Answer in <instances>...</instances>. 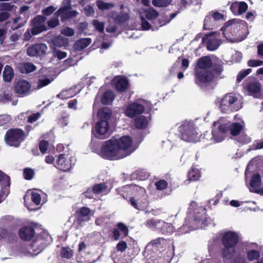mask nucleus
<instances>
[{
    "label": "nucleus",
    "mask_w": 263,
    "mask_h": 263,
    "mask_svg": "<svg viewBox=\"0 0 263 263\" xmlns=\"http://www.w3.org/2000/svg\"><path fill=\"white\" fill-rule=\"evenodd\" d=\"M132 140L129 136H125L119 139H110L105 142L100 155L105 159L117 160L123 158L133 152Z\"/></svg>",
    "instance_id": "nucleus-1"
},
{
    "label": "nucleus",
    "mask_w": 263,
    "mask_h": 263,
    "mask_svg": "<svg viewBox=\"0 0 263 263\" xmlns=\"http://www.w3.org/2000/svg\"><path fill=\"white\" fill-rule=\"evenodd\" d=\"M212 64L211 59L209 57H204L199 59L195 73L197 84L202 86L213 81L214 74L209 69Z\"/></svg>",
    "instance_id": "nucleus-2"
},
{
    "label": "nucleus",
    "mask_w": 263,
    "mask_h": 263,
    "mask_svg": "<svg viewBox=\"0 0 263 263\" xmlns=\"http://www.w3.org/2000/svg\"><path fill=\"white\" fill-rule=\"evenodd\" d=\"M246 22L238 19L229 21L226 23L225 26L221 28L224 35L226 32H231L232 36L229 35L226 37L233 42H240L244 40L246 35H242L240 33L242 30H246Z\"/></svg>",
    "instance_id": "nucleus-3"
},
{
    "label": "nucleus",
    "mask_w": 263,
    "mask_h": 263,
    "mask_svg": "<svg viewBox=\"0 0 263 263\" xmlns=\"http://www.w3.org/2000/svg\"><path fill=\"white\" fill-rule=\"evenodd\" d=\"M216 104L223 112L237 111L241 108V103L237 97L233 93H228L223 98L218 99Z\"/></svg>",
    "instance_id": "nucleus-4"
},
{
    "label": "nucleus",
    "mask_w": 263,
    "mask_h": 263,
    "mask_svg": "<svg viewBox=\"0 0 263 263\" xmlns=\"http://www.w3.org/2000/svg\"><path fill=\"white\" fill-rule=\"evenodd\" d=\"M181 139L187 142L198 141V133H197L194 123L191 121H184L178 127Z\"/></svg>",
    "instance_id": "nucleus-5"
},
{
    "label": "nucleus",
    "mask_w": 263,
    "mask_h": 263,
    "mask_svg": "<svg viewBox=\"0 0 263 263\" xmlns=\"http://www.w3.org/2000/svg\"><path fill=\"white\" fill-rule=\"evenodd\" d=\"M130 188L133 191L138 193L139 197L130 198L129 201L131 205L136 209L143 210L148 204V195L144 188L136 185H130Z\"/></svg>",
    "instance_id": "nucleus-6"
},
{
    "label": "nucleus",
    "mask_w": 263,
    "mask_h": 263,
    "mask_svg": "<svg viewBox=\"0 0 263 263\" xmlns=\"http://www.w3.org/2000/svg\"><path fill=\"white\" fill-rule=\"evenodd\" d=\"M238 235L232 231L226 232L222 237V241L225 248L222 251L224 257L230 258L234 252V247L238 242Z\"/></svg>",
    "instance_id": "nucleus-7"
},
{
    "label": "nucleus",
    "mask_w": 263,
    "mask_h": 263,
    "mask_svg": "<svg viewBox=\"0 0 263 263\" xmlns=\"http://www.w3.org/2000/svg\"><path fill=\"white\" fill-rule=\"evenodd\" d=\"M213 126V136L211 139L213 142H220L223 140L225 137V134L229 132V129H227V125L223 124V121L220 120L214 122Z\"/></svg>",
    "instance_id": "nucleus-8"
},
{
    "label": "nucleus",
    "mask_w": 263,
    "mask_h": 263,
    "mask_svg": "<svg viewBox=\"0 0 263 263\" xmlns=\"http://www.w3.org/2000/svg\"><path fill=\"white\" fill-rule=\"evenodd\" d=\"M25 134L20 129H11L8 130L5 136L6 143L10 146H18L24 140Z\"/></svg>",
    "instance_id": "nucleus-9"
},
{
    "label": "nucleus",
    "mask_w": 263,
    "mask_h": 263,
    "mask_svg": "<svg viewBox=\"0 0 263 263\" xmlns=\"http://www.w3.org/2000/svg\"><path fill=\"white\" fill-rule=\"evenodd\" d=\"M109 127V123L107 120L98 121L95 126L94 135L98 138H104L107 135Z\"/></svg>",
    "instance_id": "nucleus-10"
},
{
    "label": "nucleus",
    "mask_w": 263,
    "mask_h": 263,
    "mask_svg": "<svg viewBox=\"0 0 263 263\" xmlns=\"http://www.w3.org/2000/svg\"><path fill=\"white\" fill-rule=\"evenodd\" d=\"M45 21L46 18L41 15L36 16L32 20V28L31 32L33 35H36L47 29Z\"/></svg>",
    "instance_id": "nucleus-11"
},
{
    "label": "nucleus",
    "mask_w": 263,
    "mask_h": 263,
    "mask_svg": "<svg viewBox=\"0 0 263 263\" xmlns=\"http://www.w3.org/2000/svg\"><path fill=\"white\" fill-rule=\"evenodd\" d=\"M78 12L76 10H72L70 4L67 2L66 5L62 6L56 12L57 16H60L62 20H65L73 17L77 15Z\"/></svg>",
    "instance_id": "nucleus-12"
},
{
    "label": "nucleus",
    "mask_w": 263,
    "mask_h": 263,
    "mask_svg": "<svg viewBox=\"0 0 263 263\" xmlns=\"http://www.w3.org/2000/svg\"><path fill=\"white\" fill-rule=\"evenodd\" d=\"M47 47L46 44L39 43L28 48L27 54L30 57H40L46 53Z\"/></svg>",
    "instance_id": "nucleus-13"
},
{
    "label": "nucleus",
    "mask_w": 263,
    "mask_h": 263,
    "mask_svg": "<svg viewBox=\"0 0 263 263\" xmlns=\"http://www.w3.org/2000/svg\"><path fill=\"white\" fill-rule=\"evenodd\" d=\"M144 110L143 105L138 103L130 104L126 108L125 114L127 117L133 118L137 115L142 114Z\"/></svg>",
    "instance_id": "nucleus-14"
},
{
    "label": "nucleus",
    "mask_w": 263,
    "mask_h": 263,
    "mask_svg": "<svg viewBox=\"0 0 263 263\" xmlns=\"http://www.w3.org/2000/svg\"><path fill=\"white\" fill-rule=\"evenodd\" d=\"M84 86V84H78L74 87H71L68 89L63 90L57 95V97L62 99H66L71 98L79 92L82 88Z\"/></svg>",
    "instance_id": "nucleus-15"
},
{
    "label": "nucleus",
    "mask_w": 263,
    "mask_h": 263,
    "mask_svg": "<svg viewBox=\"0 0 263 263\" xmlns=\"http://www.w3.org/2000/svg\"><path fill=\"white\" fill-rule=\"evenodd\" d=\"M45 246L46 245L43 242L42 239L39 238L37 240L33 241L28 247V255L31 256L37 255L43 250Z\"/></svg>",
    "instance_id": "nucleus-16"
},
{
    "label": "nucleus",
    "mask_w": 263,
    "mask_h": 263,
    "mask_svg": "<svg viewBox=\"0 0 263 263\" xmlns=\"http://www.w3.org/2000/svg\"><path fill=\"white\" fill-rule=\"evenodd\" d=\"M215 33L210 34L205 36L203 40L206 42L207 48L209 50H215L220 44V40L215 35Z\"/></svg>",
    "instance_id": "nucleus-17"
},
{
    "label": "nucleus",
    "mask_w": 263,
    "mask_h": 263,
    "mask_svg": "<svg viewBox=\"0 0 263 263\" xmlns=\"http://www.w3.org/2000/svg\"><path fill=\"white\" fill-rule=\"evenodd\" d=\"M206 210L203 208H200L199 211L196 212L195 215V221L197 224V228H202L207 225V219L206 218Z\"/></svg>",
    "instance_id": "nucleus-18"
},
{
    "label": "nucleus",
    "mask_w": 263,
    "mask_h": 263,
    "mask_svg": "<svg viewBox=\"0 0 263 263\" xmlns=\"http://www.w3.org/2000/svg\"><path fill=\"white\" fill-rule=\"evenodd\" d=\"M248 8L247 4L244 2H234L231 4L230 9L234 15H237L245 13Z\"/></svg>",
    "instance_id": "nucleus-19"
},
{
    "label": "nucleus",
    "mask_w": 263,
    "mask_h": 263,
    "mask_svg": "<svg viewBox=\"0 0 263 263\" xmlns=\"http://www.w3.org/2000/svg\"><path fill=\"white\" fill-rule=\"evenodd\" d=\"M55 166L60 170L66 172L71 168V164L69 160L65 157V154H61L57 160Z\"/></svg>",
    "instance_id": "nucleus-20"
},
{
    "label": "nucleus",
    "mask_w": 263,
    "mask_h": 263,
    "mask_svg": "<svg viewBox=\"0 0 263 263\" xmlns=\"http://www.w3.org/2000/svg\"><path fill=\"white\" fill-rule=\"evenodd\" d=\"M30 87V84L27 81L21 80L16 83L15 89L17 93L20 96H23L27 95L29 93Z\"/></svg>",
    "instance_id": "nucleus-21"
},
{
    "label": "nucleus",
    "mask_w": 263,
    "mask_h": 263,
    "mask_svg": "<svg viewBox=\"0 0 263 263\" xmlns=\"http://www.w3.org/2000/svg\"><path fill=\"white\" fill-rule=\"evenodd\" d=\"M223 124L227 125V129H229V132H230L231 135L234 136L238 135L245 125V123L243 121H241L240 123H225L223 122Z\"/></svg>",
    "instance_id": "nucleus-22"
},
{
    "label": "nucleus",
    "mask_w": 263,
    "mask_h": 263,
    "mask_svg": "<svg viewBox=\"0 0 263 263\" xmlns=\"http://www.w3.org/2000/svg\"><path fill=\"white\" fill-rule=\"evenodd\" d=\"M112 82L115 84L117 90L120 91L125 90L128 84L127 79L121 76L116 77L113 79Z\"/></svg>",
    "instance_id": "nucleus-23"
},
{
    "label": "nucleus",
    "mask_w": 263,
    "mask_h": 263,
    "mask_svg": "<svg viewBox=\"0 0 263 263\" xmlns=\"http://www.w3.org/2000/svg\"><path fill=\"white\" fill-rule=\"evenodd\" d=\"M54 79V77L51 74H45L40 76L37 82L36 88L41 89L51 83Z\"/></svg>",
    "instance_id": "nucleus-24"
},
{
    "label": "nucleus",
    "mask_w": 263,
    "mask_h": 263,
    "mask_svg": "<svg viewBox=\"0 0 263 263\" xmlns=\"http://www.w3.org/2000/svg\"><path fill=\"white\" fill-rule=\"evenodd\" d=\"M34 231L32 228L30 227H26L19 231L20 237L26 240H30L34 235Z\"/></svg>",
    "instance_id": "nucleus-25"
},
{
    "label": "nucleus",
    "mask_w": 263,
    "mask_h": 263,
    "mask_svg": "<svg viewBox=\"0 0 263 263\" xmlns=\"http://www.w3.org/2000/svg\"><path fill=\"white\" fill-rule=\"evenodd\" d=\"M261 181L260 175L258 174H254L250 182V191L258 193L257 187L261 185Z\"/></svg>",
    "instance_id": "nucleus-26"
},
{
    "label": "nucleus",
    "mask_w": 263,
    "mask_h": 263,
    "mask_svg": "<svg viewBox=\"0 0 263 263\" xmlns=\"http://www.w3.org/2000/svg\"><path fill=\"white\" fill-rule=\"evenodd\" d=\"M248 90L252 95L258 97L260 96V85L258 82L251 83L248 85Z\"/></svg>",
    "instance_id": "nucleus-27"
},
{
    "label": "nucleus",
    "mask_w": 263,
    "mask_h": 263,
    "mask_svg": "<svg viewBox=\"0 0 263 263\" xmlns=\"http://www.w3.org/2000/svg\"><path fill=\"white\" fill-rule=\"evenodd\" d=\"M91 43L89 38L82 39L78 40L74 45V48L78 51H81L87 47Z\"/></svg>",
    "instance_id": "nucleus-28"
},
{
    "label": "nucleus",
    "mask_w": 263,
    "mask_h": 263,
    "mask_svg": "<svg viewBox=\"0 0 263 263\" xmlns=\"http://www.w3.org/2000/svg\"><path fill=\"white\" fill-rule=\"evenodd\" d=\"M111 115V110L108 107H103L100 108L98 112V117L99 120H105L108 121Z\"/></svg>",
    "instance_id": "nucleus-29"
},
{
    "label": "nucleus",
    "mask_w": 263,
    "mask_h": 263,
    "mask_svg": "<svg viewBox=\"0 0 263 263\" xmlns=\"http://www.w3.org/2000/svg\"><path fill=\"white\" fill-rule=\"evenodd\" d=\"M18 68L22 73H28L36 69V67L30 63H21L19 65Z\"/></svg>",
    "instance_id": "nucleus-30"
},
{
    "label": "nucleus",
    "mask_w": 263,
    "mask_h": 263,
    "mask_svg": "<svg viewBox=\"0 0 263 263\" xmlns=\"http://www.w3.org/2000/svg\"><path fill=\"white\" fill-rule=\"evenodd\" d=\"M114 98V93L111 90H107L105 91L103 95L101 98V101L103 104L108 105L113 101Z\"/></svg>",
    "instance_id": "nucleus-31"
},
{
    "label": "nucleus",
    "mask_w": 263,
    "mask_h": 263,
    "mask_svg": "<svg viewBox=\"0 0 263 263\" xmlns=\"http://www.w3.org/2000/svg\"><path fill=\"white\" fill-rule=\"evenodd\" d=\"M158 12L153 8L146 9L140 13V15H143L144 17L149 20L155 19L158 16Z\"/></svg>",
    "instance_id": "nucleus-32"
},
{
    "label": "nucleus",
    "mask_w": 263,
    "mask_h": 263,
    "mask_svg": "<svg viewBox=\"0 0 263 263\" xmlns=\"http://www.w3.org/2000/svg\"><path fill=\"white\" fill-rule=\"evenodd\" d=\"M14 77V71L12 67L6 65L3 71V78L5 81L10 82Z\"/></svg>",
    "instance_id": "nucleus-33"
},
{
    "label": "nucleus",
    "mask_w": 263,
    "mask_h": 263,
    "mask_svg": "<svg viewBox=\"0 0 263 263\" xmlns=\"http://www.w3.org/2000/svg\"><path fill=\"white\" fill-rule=\"evenodd\" d=\"M148 123V120L143 116H141L135 120V125L138 128H145Z\"/></svg>",
    "instance_id": "nucleus-34"
},
{
    "label": "nucleus",
    "mask_w": 263,
    "mask_h": 263,
    "mask_svg": "<svg viewBox=\"0 0 263 263\" xmlns=\"http://www.w3.org/2000/svg\"><path fill=\"white\" fill-rule=\"evenodd\" d=\"M201 177L199 170L196 168H192L188 173L189 181H196L198 180Z\"/></svg>",
    "instance_id": "nucleus-35"
},
{
    "label": "nucleus",
    "mask_w": 263,
    "mask_h": 263,
    "mask_svg": "<svg viewBox=\"0 0 263 263\" xmlns=\"http://www.w3.org/2000/svg\"><path fill=\"white\" fill-rule=\"evenodd\" d=\"M93 192L95 194H106L108 192L107 186L104 183L96 184L93 186Z\"/></svg>",
    "instance_id": "nucleus-36"
},
{
    "label": "nucleus",
    "mask_w": 263,
    "mask_h": 263,
    "mask_svg": "<svg viewBox=\"0 0 263 263\" xmlns=\"http://www.w3.org/2000/svg\"><path fill=\"white\" fill-rule=\"evenodd\" d=\"M96 4L98 8L101 10H109L114 7V4L112 3H105L102 1H98Z\"/></svg>",
    "instance_id": "nucleus-37"
},
{
    "label": "nucleus",
    "mask_w": 263,
    "mask_h": 263,
    "mask_svg": "<svg viewBox=\"0 0 263 263\" xmlns=\"http://www.w3.org/2000/svg\"><path fill=\"white\" fill-rule=\"evenodd\" d=\"M53 43L55 46H64L67 43V39L61 36L55 37L53 39Z\"/></svg>",
    "instance_id": "nucleus-38"
},
{
    "label": "nucleus",
    "mask_w": 263,
    "mask_h": 263,
    "mask_svg": "<svg viewBox=\"0 0 263 263\" xmlns=\"http://www.w3.org/2000/svg\"><path fill=\"white\" fill-rule=\"evenodd\" d=\"M213 18L211 15H207L204 19L203 24V29L204 30H210L212 28L214 24Z\"/></svg>",
    "instance_id": "nucleus-39"
},
{
    "label": "nucleus",
    "mask_w": 263,
    "mask_h": 263,
    "mask_svg": "<svg viewBox=\"0 0 263 263\" xmlns=\"http://www.w3.org/2000/svg\"><path fill=\"white\" fill-rule=\"evenodd\" d=\"M128 19V16L127 13H120L115 18V22L118 24H122L126 22Z\"/></svg>",
    "instance_id": "nucleus-40"
},
{
    "label": "nucleus",
    "mask_w": 263,
    "mask_h": 263,
    "mask_svg": "<svg viewBox=\"0 0 263 263\" xmlns=\"http://www.w3.org/2000/svg\"><path fill=\"white\" fill-rule=\"evenodd\" d=\"M171 0H153L152 4L155 7H163L168 6Z\"/></svg>",
    "instance_id": "nucleus-41"
},
{
    "label": "nucleus",
    "mask_w": 263,
    "mask_h": 263,
    "mask_svg": "<svg viewBox=\"0 0 263 263\" xmlns=\"http://www.w3.org/2000/svg\"><path fill=\"white\" fill-rule=\"evenodd\" d=\"M31 198L32 201L36 205H39L41 203V198L40 194L36 191H32L31 194Z\"/></svg>",
    "instance_id": "nucleus-42"
},
{
    "label": "nucleus",
    "mask_w": 263,
    "mask_h": 263,
    "mask_svg": "<svg viewBox=\"0 0 263 263\" xmlns=\"http://www.w3.org/2000/svg\"><path fill=\"white\" fill-rule=\"evenodd\" d=\"M90 210L89 208L86 207H83L80 209V216L84 218V220H88L89 219Z\"/></svg>",
    "instance_id": "nucleus-43"
},
{
    "label": "nucleus",
    "mask_w": 263,
    "mask_h": 263,
    "mask_svg": "<svg viewBox=\"0 0 263 263\" xmlns=\"http://www.w3.org/2000/svg\"><path fill=\"white\" fill-rule=\"evenodd\" d=\"M247 255L248 259L252 261L257 259L259 257L260 253L257 250H251L248 252Z\"/></svg>",
    "instance_id": "nucleus-44"
},
{
    "label": "nucleus",
    "mask_w": 263,
    "mask_h": 263,
    "mask_svg": "<svg viewBox=\"0 0 263 263\" xmlns=\"http://www.w3.org/2000/svg\"><path fill=\"white\" fill-rule=\"evenodd\" d=\"M61 254L63 257L70 258L73 255V252L69 248H63L61 250Z\"/></svg>",
    "instance_id": "nucleus-45"
},
{
    "label": "nucleus",
    "mask_w": 263,
    "mask_h": 263,
    "mask_svg": "<svg viewBox=\"0 0 263 263\" xmlns=\"http://www.w3.org/2000/svg\"><path fill=\"white\" fill-rule=\"evenodd\" d=\"M61 32L65 36H72L74 35L75 31L72 28L69 27H65L61 29Z\"/></svg>",
    "instance_id": "nucleus-46"
},
{
    "label": "nucleus",
    "mask_w": 263,
    "mask_h": 263,
    "mask_svg": "<svg viewBox=\"0 0 263 263\" xmlns=\"http://www.w3.org/2000/svg\"><path fill=\"white\" fill-rule=\"evenodd\" d=\"M251 71V69L250 68L240 71L237 77V81L240 82L245 77L249 74Z\"/></svg>",
    "instance_id": "nucleus-47"
},
{
    "label": "nucleus",
    "mask_w": 263,
    "mask_h": 263,
    "mask_svg": "<svg viewBox=\"0 0 263 263\" xmlns=\"http://www.w3.org/2000/svg\"><path fill=\"white\" fill-rule=\"evenodd\" d=\"M163 225L161 229L162 233H171L173 231V226L171 223L165 222V224Z\"/></svg>",
    "instance_id": "nucleus-48"
},
{
    "label": "nucleus",
    "mask_w": 263,
    "mask_h": 263,
    "mask_svg": "<svg viewBox=\"0 0 263 263\" xmlns=\"http://www.w3.org/2000/svg\"><path fill=\"white\" fill-rule=\"evenodd\" d=\"M92 24L97 30L102 32H103L104 28V23L99 22L97 20H94L92 21Z\"/></svg>",
    "instance_id": "nucleus-49"
},
{
    "label": "nucleus",
    "mask_w": 263,
    "mask_h": 263,
    "mask_svg": "<svg viewBox=\"0 0 263 263\" xmlns=\"http://www.w3.org/2000/svg\"><path fill=\"white\" fill-rule=\"evenodd\" d=\"M119 231L123 234V236H127L128 234V230L127 227L122 223H119L118 224Z\"/></svg>",
    "instance_id": "nucleus-50"
},
{
    "label": "nucleus",
    "mask_w": 263,
    "mask_h": 263,
    "mask_svg": "<svg viewBox=\"0 0 263 263\" xmlns=\"http://www.w3.org/2000/svg\"><path fill=\"white\" fill-rule=\"evenodd\" d=\"M157 189L159 190H163L167 186V182L164 180H160L155 183Z\"/></svg>",
    "instance_id": "nucleus-51"
},
{
    "label": "nucleus",
    "mask_w": 263,
    "mask_h": 263,
    "mask_svg": "<svg viewBox=\"0 0 263 263\" xmlns=\"http://www.w3.org/2000/svg\"><path fill=\"white\" fill-rule=\"evenodd\" d=\"M34 175L33 170L31 168H25L24 171V178L27 180H30L32 178Z\"/></svg>",
    "instance_id": "nucleus-52"
},
{
    "label": "nucleus",
    "mask_w": 263,
    "mask_h": 263,
    "mask_svg": "<svg viewBox=\"0 0 263 263\" xmlns=\"http://www.w3.org/2000/svg\"><path fill=\"white\" fill-rule=\"evenodd\" d=\"M59 21L58 18V16L52 17L49 21L48 22V27L50 28L55 27L59 25Z\"/></svg>",
    "instance_id": "nucleus-53"
},
{
    "label": "nucleus",
    "mask_w": 263,
    "mask_h": 263,
    "mask_svg": "<svg viewBox=\"0 0 263 263\" xmlns=\"http://www.w3.org/2000/svg\"><path fill=\"white\" fill-rule=\"evenodd\" d=\"M248 65L250 67H257L263 65V61L259 60H250L248 62Z\"/></svg>",
    "instance_id": "nucleus-54"
},
{
    "label": "nucleus",
    "mask_w": 263,
    "mask_h": 263,
    "mask_svg": "<svg viewBox=\"0 0 263 263\" xmlns=\"http://www.w3.org/2000/svg\"><path fill=\"white\" fill-rule=\"evenodd\" d=\"M127 243L124 241H121L118 243L116 246L117 251L123 252L127 249Z\"/></svg>",
    "instance_id": "nucleus-55"
},
{
    "label": "nucleus",
    "mask_w": 263,
    "mask_h": 263,
    "mask_svg": "<svg viewBox=\"0 0 263 263\" xmlns=\"http://www.w3.org/2000/svg\"><path fill=\"white\" fill-rule=\"evenodd\" d=\"M141 19V26L144 30H148L151 28V25L144 18L143 15H140Z\"/></svg>",
    "instance_id": "nucleus-56"
},
{
    "label": "nucleus",
    "mask_w": 263,
    "mask_h": 263,
    "mask_svg": "<svg viewBox=\"0 0 263 263\" xmlns=\"http://www.w3.org/2000/svg\"><path fill=\"white\" fill-rule=\"evenodd\" d=\"M0 181L5 182V184L8 186L9 185L10 178L8 176L5 174L2 171L0 170Z\"/></svg>",
    "instance_id": "nucleus-57"
},
{
    "label": "nucleus",
    "mask_w": 263,
    "mask_h": 263,
    "mask_svg": "<svg viewBox=\"0 0 263 263\" xmlns=\"http://www.w3.org/2000/svg\"><path fill=\"white\" fill-rule=\"evenodd\" d=\"M48 145L49 143L46 141H42L40 142L39 147L41 152L43 154H44L46 152Z\"/></svg>",
    "instance_id": "nucleus-58"
},
{
    "label": "nucleus",
    "mask_w": 263,
    "mask_h": 263,
    "mask_svg": "<svg viewBox=\"0 0 263 263\" xmlns=\"http://www.w3.org/2000/svg\"><path fill=\"white\" fill-rule=\"evenodd\" d=\"M20 20H21V17H17L15 18H14L13 20V21L14 23L16 25L12 26L11 27V29H13V30H16V29H17L22 27L24 25V24L23 23H18Z\"/></svg>",
    "instance_id": "nucleus-59"
},
{
    "label": "nucleus",
    "mask_w": 263,
    "mask_h": 263,
    "mask_svg": "<svg viewBox=\"0 0 263 263\" xmlns=\"http://www.w3.org/2000/svg\"><path fill=\"white\" fill-rule=\"evenodd\" d=\"M156 222H157V220L151 219L147 220L145 222V224L147 227H148L150 229H152L155 230V228H156V227H155L156 224L155 223H156Z\"/></svg>",
    "instance_id": "nucleus-60"
},
{
    "label": "nucleus",
    "mask_w": 263,
    "mask_h": 263,
    "mask_svg": "<svg viewBox=\"0 0 263 263\" xmlns=\"http://www.w3.org/2000/svg\"><path fill=\"white\" fill-rule=\"evenodd\" d=\"M10 121V117L8 115L0 116V126H3Z\"/></svg>",
    "instance_id": "nucleus-61"
},
{
    "label": "nucleus",
    "mask_w": 263,
    "mask_h": 263,
    "mask_svg": "<svg viewBox=\"0 0 263 263\" xmlns=\"http://www.w3.org/2000/svg\"><path fill=\"white\" fill-rule=\"evenodd\" d=\"M113 237L115 240H118L120 238H123L125 236H123V234L119 231L118 229H114L113 231Z\"/></svg>",
    "instance_id": "nucleus-62"
},
{
    "label": "nucleus",
    "mask_w": 263,
    "mask_h": 263,
    "mask_svg": "<svg viewBox=\"0 0 263 263\" xmlns=\"http://www.w3.org/2000/svg\"><path fill=\"white\" fill-rule=\"evenodd\" d=\"M9 194V190L7 187L3 188L0 192V203L6 198Z\"/></svg>",
    "instance_id": "nucleus-63"
},
{
    "label": "nucleus",
    "mask_w": 263,
    "mask_h": 263,
    "mask_svg": "<svg viewBox=\"0 0 263 263\" xmlns=\"http://www.w3.org/2000/svg\"><path fill=\"white\" fill-rule=\"evenodd\" d=\"M84 11L85 14L87 16H91L95 12L93 7L90 5H87L84 9Z\"/></svg>",
    "instance_id": "nucleus-64"
}]
</instances>
